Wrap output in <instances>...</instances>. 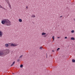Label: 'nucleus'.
I'll list each match as a JSON object with an SVG mask.
<instances>
[{
	"label": "nucleus",
	"instance_id": "1",
	"mask_svg": "<svg viewBox=\"0 0 75 75\" xmlns=\"http://www.w3.org/2000/svg\"><path fill=\"white\" fill-rule=\"evenodd\" d=\"M1 23L2 24H5V25H11V23L10 21L8 20V19H4L2 21Z\"/></svg>",
	"mask_w": 75,
	"mask_h": 75
},
{
	"label": "nucleus",
	"instance_id": "2",
	"mask_svg": "<svg viewBox=\"0 0 75 75\" xmlns=\"http://www.w3.org/2000/svg\"><path fill=\"white\" fill-rule=\"evenodd\" d=\"M10 53V50H6L3 51H0V56L2 57L3 55H6L7 54Z\"/></svg>",
	"mask_w": 75,
	"mask_h": 75
},
{
	"label": "nucleus",
	"instance_id": "3",
	"mask_svg": "<svg viewBox=\"0 0 75 75\" xmlns=\"http://www.w3.org/2000/svg\"><path fill=\"white\" fill-rule=\"evenodd\" d=\"M11 47H16V46H17V45H16L15 44L11 43Z\"/></svg>",
	"mask_w": 75,
	"mask_h": 75
},
{
	"label": "nucleus",
	"instance_id": "4",
	"mask_svg": "<svg viewBox=\"0 0 75 75\" xmlns=\"http://www.w3.org/2000/svg\"><path fill=\"white\" fill-rule=\"evenodd\" d=\"M3 35V32L0 31V37H1Z\"/></svg>",
	"mask_w": 75,
	"mask_h": 75
},
{
	"label": "nucleus",
	"instance_id": "5",
	"mask_svg": "<svg viewBox=\"0 0 75 75\" xmlns=\"http://www.w3.org/2000/svg\"><path fill=\"white\" fill-rule=\"evenodd\" d=\"M45 34H46V33H44V32H43L42 33V35H45Z\"/></svg>",
	"mask_w": 75,
	"mask_h": 75
},
{
	"label": "nucleus",
	"instance_id": "6",
	"mask_svg": "<svg viewBox=\"0 0 75 75\" xmlns=\"http://www.w3.org/2000/svg\"><path fill=\"white\" fill-rule=\"evenodd\" d=\"M71 40H75V38L73 37H72L71 38Z\"/></svg>",
	"mask_w": 75,
	"mask_h": 75
},
{
	"label": "nucleus",
	"instance_id": "7",
	"mask_svg": "<svg viewBox=\"0 0 75 75\" xmlns=\"http://www.w3.org/2000/svg\"><path fill=\"white\" fill-rule=\"evenodd\" d=\"M5 46L6 47H8V44H6L5 45Z\"/></svg>",
	"mask_w": 75,
	"mask_h": 75
},
{
	"label": "nucleus",
	"instance_id": "8",
	"mask_svg": "<svg viewBox=\"0 0 75 75\" xmlns=\"http://www.w3.org/2000/svg\"><path fill=\"white\" fill-rule=\"evenodd\" d=\"M19 21L21 23V22H22V20L21 19H19Z\"/></svg>",
	"mask_w": 75,
	"mask_h": 75
},
{
	"label": "nucleus",
	"instance_id": "9",
	"mask_svg": "<svg viewBox=\"0 0 75 75\" xmlns=\"http://www.w3.org/2000/svg\"><path fill=\"white\" fill-rule=\"evenodd\" d=\"M72 62H74V63L75 62V59H72Z\"/></svg>",
	"mask_w": 75,
	"mask_h": 75
},
{
	"label": "nucleus",
	"instance_id": "10",
	"mask_svg": "<svg viewBox=\"0 0 75 75\" xmlns=\"http://www.w3.org/2000/svg\"><path fill=\"white\" fill-rule=\"evenodd\" d=\"M20 68H23V65L21 64L20 66Z\"/></svg>",
	"mask_w": 75,
	"mask_h": 75
},
{
	"label": "nucleus",
	"instance_id": "11",
	"mask_svg": "<svg viewBox=\"0 0 75 75\" xmlns=\"http://www.w3.org/2000/svg\"><path fill=\"white\" fill-rule=\"evenodd\" d=\"M55 38V37L54 36H53L52 37V39H53V41H54V39Z\"/></svg>",
	"mask_w": 75,
	"mask_h": 75
},
{
	"label": "nucleus",
	"instance_id": "12",
	"mask_svg": "<svg viewBox=\"0 0 75 75\" xmlns=\"http://www.w3.org/2000/svg\"><path fill=\"white\" fill-rule=\"evenodd\" d=\"M71 33H74V30H72L71 31Z\"/></svg>",
	"mask_w": 75,
	"mask_h": 75
},
{
	"label": "nucleus",
	"instance_id": "13",
	"mask_svg": "<svg viewBox=\"0 0 75 75\" xmlns=\"http://www.w3.org/2000/svg\"><path fill=\"white\" fill-rule=\"evenodd\" d=\"M60 49V48H58L57 49V51H58Z\"/></svg>",
	"mask_w": 75,
	"mask_h": 75
},
{
	"label": "nucleus",
	"instance_id": "14",
	"mask_svg": "<svg viewBox=\"0 0 75 75\" xmlns=\"http://www.w3.org/2000/svg\"><path fill=\"white\" fill-rule=\"evenodd\" d=\"M6 2L8 4V3H9V1H8V0H7V1H6Z\"/></svg>",
	"mask_w": 75,
	"mask_h": 75
},
{
	"label": "nucleus",
	"instance_id": "15",
	"mask_svg": "<svg viewBox=\"0 0 75 75\" xmlns=\"http://www.w3.org/2000/svg\"><path fill=\"white\" fill-rule=\"evenodd\" d=\"M32 17H35V16L34 15H32Z\"/></svg>",
	"mask_w": 75,
	"mask_h": 75
},
{
	"label": "nucleus",
	"instance_id": "16",
	"mask_svg": "<svg viewBox=\"0 0 75 75\" xmlns=\"http://www.w3.org/2000/svg\"><path fill=\"white\" fill-rule=\"evenodd\" d=\"M8 5L9 6H11L10 5V3H8Z\"/></svg>",
	"mask_w": 75,
	"mask_h": 75
},
{
	"label": "nucleus",
	"instance_id": "17",
	"mask_svg": "<svg viewBox=\"0 0 75 75\" xmlns=\"http://www.w3.org/2000/svg\"><path fill=\"white\" fill-rule=\"evenodd\" d=\"M1 8H3V9H4V10H6V9H5V8H4L2 6V7Z\"/></svg>",
	"mask_w": 75,
	"mask_h": 75
},
{
	"label": "nucleus",
	"instance_id": "18",
	"mask_svg": "<svg viewBox=\"0 0 75 75\" xmlns=\"http://www.w3.org/2000/svg\"><path fill=\"white\" fill-rule=\"evenodd\" d=\"M40 50H42V48L41 47H40Z\"/></svg>",
	"mask_w": 75,
	"mask_h": 75
},
{
	"label": "nucleus",
	"instance_id": "19",
	"mask_svg": "<svg viewBox=\"0 0 75 75\" xmlns=\"http://www.w3.org/2000/svg\"><path fill=\"white\" fill-rule=\"evenodd\" d=\"M22 57H23V55H21V56H20L19 58H20Z\"/></svg>",
	"mask_w": 75,
	"mask_h": 75
},
{
	"label": "nucleus",
	"instance_id": "20",
	"mask_svg": "<svg viewBox=\"0 0 75 75\" xmlns=\"http://www.w3.org/2000/svg\"><path fill=\"white\" fill-rule=\"evenodd\" d=\"M15 63V61H14L13 62V63H12L13 65H14V64Z\"/></svg>",
	"mask_w": 75,
	"mask_h": 75
},
{
	"label": "nucleus",
	"instance_id": "21",
	"mask_svg": "<svg viewBox=\"0 0 75 75\" xmlns=\"http://www.w3.org/2000/svg\"><path fill=\"white\" fill-rule=\"evenodd\" d=\"M17 61L18 62H19V61H20V59H18L17 60Z\"/></svg>",
	"mask_w": 75,
	"mask_h": 75
},
{
	"label": "nucleus",
	"instance_id": "22",
	"mask_svg": "<svg viewBox=\"0 0 75 75\" xmlns=\"http://www.w3.org/2000/svg\"><path fill=\"white\" fill-rule=\"evenodd\" d=\"M65 39H67V37H65L64 38Z\"/></svg>",
	"mask_w": 75,
	"mask_h": 75
},
{
	"label": "nucleus",
	"instance_id": "23",
	"mask_svg": "<svg viewBox=\"0 0 75 75\" xmlns=\"http://www.w3.org/2000/svg\"><path fill=\"white\" fill-rule=\"evenodd\" d=\"M9 7L10 8H11V5L10 6H9Z\"/></svg>",
	"mask_w": 75,
	"mask_h": 75
},
{
	"label": "nucleus",
	"instance_id": "24",
	"mask_svg": "<svg viewBox=\"0 0 75 75\" xmlns=\"http://www.w3.org/2000/svg\"><path fill=\"white\" fill-rule=\"evenodd\" d=\"M2 7V6H1V5H0V8H1Z\"/></svg>",
	"mask_w": 75,
	"mask_h": 75
},
{
	"label": "nucleus",
	"instance_id": "25",
	"mask_svg": "<svg viewBox=\"0 0 75 75\" xmlns=\"http://www.w3.org/2000/svg\"><path fill=\"white\" fill-rule=\"evenodd\" d=\"M47 37V36L45 35L44 36V37Z\"/></svg>",
	"mask_w": 75,
	"mask_h": 75
},
{
	"label": "nucleus",
	"instance_id": "26",
	"mask_svg": "<svg viewBox=\"0 0 75 75\" xmlns=\"http://www.w3.org/2000/svg\"><path fill=\"white\" fill-rule=\"evenodd\" d=\"M45 35L47 36L48 35V34H46Z\"/></svg>",
	"mask_w": 75,
	"mask_h": 75
},
{
	"label": "nucleus",
	"instance_id": "27",
	"mask_svg": "<svg viewBox=\"0 0 75 75\" xmlns=\"http://www.w3.org/2000/svg\"><path fill=\"white\" fill-rule=\"evenodd\" d=\"M13 65V64H11V67H12V66Z\"/></svg>",
	"mask_w": 75,
	"mask_h": 75
},
{
	"label": "nucleus",
	"instance_id": "28",
	"mask_svg": "<svg viewBox=\"0 0 75 75\" xmlns=\"http://www.w3.org/2000/svg\"><path fill=\"white\" fill-rule=\"evenodd\" d=\"M60 37H57V38H59Z\"/></svg>",
	"mask_w": 75,
	"mask_h": 75
},
{
	"label": "nucleus",
	"instance_id": "29",
	"mask_svg": "<svg viewBox=\"0 0 75 75\" xmlns=\"http://www.w3.org/2000/svg\"><path fill=\"white\" fill-rule=\"evenodd\" d=\"M62 17V16H60V18H61V17Z\"/></svg>",
	"mask_w": 75,
	"mask_h": 75
},
{
	"label": "nucleus",
	"instance_id": "30",
	"mask_svg": "<svg viewBox=\"0 0 75 75\" xmlns=\"http://www.w3.org/2000/svg\"><path fill=\"white\" fill-rule=\"evenodd\" d=\"M26 8H28V7L27 6L26 7Z\"/></svg>",
	"mask_w": 75,
	"mask_h": 75
},
{
	"label": "nucleus",
	"instance_id": "31",
	"mask_svg": "<svg viewBox=\"0 0 75 75\" xmlns=\"http://www.w3.org/2000/svg\"><path fill=\"white\" fill-rule=\"evenodd\" d=\"M52 52H54V51L53 50H52Z\"/></svg>",
	"mask_w": 75,
	"mask_h": 75
},
{
	"label": "nucleus",
	"instance_id": "32",
	"mask_svg": "<svg viewBox=\"0 0 75 75\" xmlns=\"http://www.w3.org/2000/svg\"><path fill=\"white\" fill-rule=\"evenodd\" d=\"M47 54L46 57L47 58V54Z\"/></svg>",
	"mask_w": 75,
	"mask_h": 75
},
{
	"label": "nucleus",
	"instance_id": "33",
	"mask_svg": "<svg viewBox=\"0 0 75 75\" xmlns=\"http://www.w3.org/2000/svg\"><path fill=\"white\" fill-rule=\"evenodd\" d=\"M74 21H75V19H74Z\"/></svg>",
	"mask_w": 75,
	"mask_h": 75
},
{
	"label": "nucleus",
	"instance_id": "34",
	"mask_svg": "<svg viewBox=\"0 0 75 75\" xmlns=\"http://www.w3.org/2000/svg\"><path fill=\"white\" fill-rule=\"evenodd\" d=\"M67 16H69V14Z\"/></svg>",
	"mask_w": 75,
	"mask_h": 75
},
{
	"label": "nucleus",
	"instance_id": "35",
	"mask_svg": "<svg viewBox=\"0 0 75 75\" xmlns=\"http://www.w3.org/2000/svg\"><path fill=\"white\" fill-rule=\"evenodd\" d=\"M5 0V1H7V0Z\"/></svg>",
	"mask_w": 75,
	"mask_h": 75
},
{
	"label": "nucleus",
	"instance_id": "36",
	"mask_svg": "<svg viewBox=\"0 0 75 75\" xmlns=\"http://www.w3.org/2000/svg\"><path fill=\"white\" fill-rule=\"evenodd\" d=\"M13 74H14V73H13Z\"/></svg>",
	"mask_w": 75,
	"mask_h": 75
},
{
	"label": "nucleus",
	"instance_id": "37",
	"mask_svg": "<svg viewBox=\"0 0 75 75\" xmlns=\"http://www.w3.org/2000/svg\"><path fill=\"white\" fill-rule=\"evenodd\" d=\"M68 16H67V17H68Z\"/></svg>",
	"mask_w": 75,
	"mask_h": 75
},
{
	"label": "nucleus",
	"instance_id": "38",
	"mask_svg": "<svg viewBox=\"0 0 75 75\" xmlns=\"http://www.w3.org/2000/svg\"><path fill=\"white\" fill-rule=\"evenodd\" d=\"M68 16H67V17H68Z\"/></svg>",
	"mask_w": 75,
	"mask_h": 75
},
{
	"label": "nucleus",
	"instance_id": "39",
	"mask_svg": "<svg viewBox=\"0 0 75 75\" xmlns=\"http://www.w3.org/2000/svg\"><path fill=\"white\" fill-rule=\"evenodd\" d=\"M68 16H67V17H68Z\"/></svg>",
	"mask_w": 75,
	"mask_h": 75
},
{
	"label": "nucleus",
	"instance_id": "40",
	"mask_svg": "<svg viewBox=\"0 0 75 75\" xmlns=\"http://www.w3.org/2000/svg\"><path fill=\"white\" fill-rule=\"evenodd\" d=\"M33 23H34V22H33Z\"/></svg>",
	"mask_w": 75,
	"mask_h": 75
},
{
	"label": "nucleus",
	"instance_id": "41",
	"mask_svg": "<svg viewBox=\"0 0 75 75\" xmlns=\"http://www.w3.org/2000/svg\"><path fill=\"white\" fill-rule=\"evenodd\" d=\"M50 57H51V56L50 55Z\"/></svg>",
	"mask_w": 75,
	"mask_h": 75
}]
</instances>
